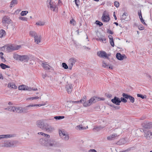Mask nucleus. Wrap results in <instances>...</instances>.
Instances as JSON below:
<instances>
[{
    "label": "nucleus",
    "mask_w": 152,
    "mask_h": 152,
    "mask_svg": "<svg viewBox=\"0 0 152 152\" xmlns=\"http://www.w3.org/2000/svg\"><path fill=\"white\" fill-rule=\"evenodd\" d=\"M54 130V128L51 126L49 125L45 130L48 132H51Z\"/></svg>",
    "instance_id": "25"
},
{
    "label": "nucleus",
    "mask_w": 152,
    "mask_h": 152,
    "mask_svg": "<svg viewBox=\"0 0 152 152\" xmlns=\"http://www.w3.org/2000/svg\"><path fill=\"white\" fill-rule=\"evenodd\" d=\"M64 118V116H56L54 117V118L56 120H59L61 119H63Z\"/></svg>",
    "instance_id": "38"
},
{
    "label": "nucleus",
    "mask_w": 152,
    "mask_h": 152,
    "mask_svg": "<svg viewBox=\"0 0 152 152\" xmlns=\"http://www.w3.org/2000/svg\"><path fill=\"white\" fill-rule=\"evenodd\" d=\"M1 60L3 62H5V61H6V60H5V58H4V57L3 56H1Z\"/></svg>",
    "instance_id": "64"
},
{
    "label": "nucleus",
    "mask_w": 152,
    "mask_h": 152,
    "mask_svg": "<svg viewBox=\"0 0 152 152\" xmlns=\"http://www.w3.org/2000/svg\"><path fill=\"white\" fill-rule=\"evenodd\" d=\"M15 143L14 141H5L4 142L3 146L4 147H10L14 145Z\"/></svg>",
    "instance_id": "11"
},
{
    "label": "nucleus",
    "mask_w": 152,
    "mask_h": 152,
    "mask_svg": "<svg viewBox=\"0 0 152 152\" xmlns=\"http://www.w3.org/2000/svg\"><path fill=\"white\" fill-rule=\"evenodd\" d=\"M125 143V141L124 139H120L117 142V144L118 145L124 144Z\"/></svg>",
    "instance_id": "29"
},
{
    "label": "nucleus",
    "mask_w": 152,
    "mask_h": 152,
    "mask_svg": "<svg viewBox=\"0 0 152 152\" xmlns=\"http://www.w3.org/2000/svg\"><path fill=\"white\" fill-rule=\"evenodd\" d=\"M59 135L61 138L64 140H67L69 138V136L67 134H66L64 131L60 130L59 131Z\"/></svg>",
    "instance_id": "5"
},
{
    "label": "nucleus",
    "mask_w": 152,
    "mask_h": 152,
    "mask_svg": "<svg viewBox=\"0 0 152 152\" xmlns=\"http://www.w3.org/2000/svg\"><path fill=\"white\" fill-rule=\"evenodd\" d=\"M89 152H97L94 149H90L88 151Z\"/></svg>",
    "instance_id": "61"
},
{
    "label": "nucleus",
    "mask_w": 152,
    "mask_h": 152,
    "mask_svg": "<svg viewBox=\"0 0 152 152\" xmlns=\"http://www.w3.org/2000/svg\"><path fill=\"white\" fill-rule=\"evenodd\" d=\"M29 35L31 36L34 38L35 37L37 36V34L36 33L35 31H30V32Z\"/></svg>",
    "instance_id": "31"
},
{
    "label": "nucleus",
    "mask_w": 152,
    "mask_h": 152,
    "mask_svg": "<svg viewBox=\"0 0 152 152\" xmlns=\"http://www.w3.org/2000/svg\"><path fill=\"white\" fill-rule=\"evenodd\" d=\"M107 32L108 33H109L110 34H113V32L111 30H109V29H107Z\"/></svg>",
    "instance_id": "60"
},
{
    "label": "nucleus",
    "mask_w": 152,
    "mask_h": 152,
    "mask_svg": "<svg viewBox=\"0 0 152 152\" xmlns=\"http://www.w3.org/2000/svg\"><path fill=\"white\" fill-rule=\"evenodd\" d=\"M119 135L117 134L114 133L108 136L107 137V139L108 140H113L116 139Z\"/></svg>",
    "instance_id": "13"
},
{
    "label": "nucleus",
    "mask_w": 152,
    "mask_h": 152,
    "mask_svg": "<svg viewBox=\"0 0 152 152\" xmlns=\"http://www.w3.org/2000/svg\"><path fill=\"white\" fill-rule=\"evenodd\" d=\"M137 96L138 97H140L142 99H145L146 98V96L145 95H143L141 94H137Z\"/></svg>",
    "instance_id": "45"
},
{
    "label": "nucleus",
    "mask_w": 152,
    "mask_h": 152,
    "mask_svg": "<svg viewBox=\"0 0 152 152\" xmlns=\"http://www.w3.org/2000/svg\"><path fill=\"white\" fill-rule=\"evenodd\" d=\"M86 96H84L79 101L80 103L83 104V106L85 107V104L87 103L86 101Z\"/></svg>",
    "instance_id": "19"
},
{
    "label": "nucleus",
    "mask_w": 152,
    "mask_h": 152,
    "mask_svg": "<svg viewBox=\"0 0 152 152\" xmlns=\"http://www.w3.org/2000/svg\"><path fill=\"white\" fill-rule=\"evenodd\" d=\"M110 106H111V107H112L113 108H114L115 109H116V110L119 109L120 108V106H115V105H114V104H110Z\"/></svg>",
    "instance_id": "43"
},
{
    "label": "nucleus",
    "mask_w": 152,
    "mask_h": 152,
    "mask_svg": "<svg viewBox=\"0 0 152 152\" xmlns=\"http://www.w3.org/2000/svg\"><path fill=\"white\" fill-rule=\"evenodd\" d=\"M107 12L106 11L104 12L102 18V20L105 22H108L110 20V17L108 14L106 15Z\"/></svg>",
    "instance_id": "9"
},
{
    "label": "nucleus",
    "mask_w": 152,
    "mask_h": 152,
    "mask_svg": "<svg viewBox=\"0 0 152 152\" xmlns=\"http://www.w3.org/2000/svg\"><path fill=\"white\" fill-rule=\"evenodd\" d=\"M114 5L116 7H118L119 6V4L118 2L117 1H115L114 2Z\"/></svg>",
    "instance_id": "54"
},
{
    "label": "nucleus",
    "mask_w": 152,
    "mask_h": 152,
    "mask_svg": "<svg viewBox=\"0 0 152 152\" xmlns=\"http://www.w3.org/2000/svg\"><path fill=\"white\" fill-rule=\"evenodd\" d=\"M7 45H4V46L0 48V51H4L6 52V50Z\"/></svg>",
    "instance_id": "42"
},
{
    "label": "nucleus",
    "mask_w": 152,
    "mask_h": 152,
    "mask_svg": "<svg viewBox=\"0 0 152 152\" xmlns=\"http://www.w3.org/2000/svg\"><path fill=\"white\" fill-rule=\"evenodd\" d=\"M108 64H106L104 61H102V66L103 67L105 68L106 69L108 68Z\"/></svg>",
    "instance_id": "39"
},
{
    "label": "nucleus",
    "mask_w": 152,
    "mask_h": 152,
    "mask_svg": "<svg viewBox=\"0 0 152 152\" xmlns=\"http://www.w3.org/2000/svg\"><path fill=\"white\" fill-rule=\"evenodd\" d=\"M28 11H22L21 12L20 15L22 16L25 15L28 13Z\"/></svg>",
    "instance_id": "47"
},
{
    "label": "nucleus",
    "mask_w": 152,
    "mask_h": 152,
    "mask_svg": "<svg viewBox=\"0 0 152 152\" xmlns=\"http://www.w3.org/2000/svg\"><path fill=\"white\" fill-rule=\"evenodd\" d=\"M16 134H6L3 135L4 138H10L12 137H15Z\"/></svg>",
    "instance_id": "28"
},
{
    "label": "nucleus",
    "mask_w": 152,
    "mask_h": 152,
    "mask_svg": "<svg viewBox=\"0 0 152 152\" xmlns=\"http://www.w3.org/2000/svg\"><path fill=\"white\" fill-rule=\"evenodd\" d=\"M5 31L3 29H1L0 31V37L1 38L3 37L5 35Z\"/></svg>",
    "instance_id": "35"
},
{
    "label": "nucleus",
    "mask_w": 152,
    "mask_h": 152,
    "mask_svg": "<svg viewBox=\"0 0 152 152\" xmlns=\"http://www.w3.org/2000/svg\"><path fill=\"white\" fill-rule=\"evenodd\" d=\"M70 23L72 24L73 26H75V20L73 18L71 19L70 20Z\"/></svg>",
    "instance_id": "50"
},
{
    "label": "nucleus",
    "mask_w": 152,
    "mask_h": 152,
    "mask_svg": "<svg viewBox=\"0 0 152 152\" xmlns=\"http://www.w3.org/2000/svg\"><path fill=\"white\" fill-rule=\"evenodd\" d=\"M14 112L17 113H22V107H15Z\"/></svg>",
    "instance_id": "23"
},
{
    "label": "nucleus",
    "mask_w": 152,
    "mask_h": 152,
    "mask_svg": "<svg viewBox=\"0 0 152 152\" xmlns=\"http://www.w3.org/2000/svg\"><path fill=\"white\" fill-rule=\"evenodd\" d=\"M138 15H139V18H140L141 17H142L141 11L140 10L138 11Z\"/></svg>",
    "instance_id": "57"
},
{
    "label": "nucleus",
    "mask_w": 152,
    "mask_h": 152,
    "mask_svg": "<svg viewBox=\"0 0 152 152\" xmlns=\"http://www.w3.org/2000/svg\"><path fill=\"white\" fill-rule=\"evenodd\" d=\"M21 45H7L6 52H12L13 50H18L21 48Z\"/></svg>",
    "instance_id": "2"
},
{
    "label": "nucleus",
    "mask_w": 152,
    "mask_h": 152,
    "mask_svg": "<svg viewBox=\"0 0 152 152\" xmlns=\"http://www.w3.org/2000/svg\"><path fill=\"white\" fill-rule=\"evenodd\" d=\"M56 6H50V9L53 11H54L55 10V9L56 8Z\"/></svg>",
    "instance_id": "55"
},
{
    "label": "nucleus",
    "mask_w": 152,
    "mask_h": 152,
    "mask_svg": "<svg viewBox=\"0 0 152 152\" xmlns=\"http://www.w3.org/2000/svg\"><path fill=\"white\" fill-rule=\"evenodd\" d=\"M97 55L100 58H105L109 60V58L107 56V53L104 51H98L97 53Z\"/></svg>",
    "instance_id": "6"
},
{
    "label": "nucleus",
    "mask_w": 152,
    "mask_h": 152,
    "mask_svg": "<svg viewBox=\"0 0 152 152\" xmlns=\"http://www.w3.org/2000/svg\"><path fill=\"white\" fill-rule=\"evenodd\" d=\"M143 132H144V136L148 140L150 139V137H152V132L149 130H145L144 129H142Z\"/></svg>",
    "instance_id": "10"
},
{
    "label": "nucleus",
    "mask_w": 152,
    "mask_h": 152,
    "mask_svg": "<svg viewBox=\"0 0 152 152\" xmlns=\"http://www.w3.org/2000/svg\"><path fill=\"white\" fill-rule=\"evenodd\" d=\"M146 77L149 80H151V76L148 74H146Z\"/></svg>",
    "instance_id": "56"
},
{
    "label": "nucleus",
    "mask_w": 152,
    "mask_h": 152,
    "mask_svg": "<svg viewBox=\"0 0 152 152\" xmlns=\"http://www.w3.org/2000/svg\"><path fill=\"white\" fill-rule=\"evenodd\" d=\"M14 108H15V106H9L8 107V110L10 111L14 112Z\"/></svg>",
    "instance_id": "44"
},
{
    "label": "nucleus",
    "mask_w": 152,
    "mask_h": 152,
    "mask_svg": "<svg viewBox=\"0 0 152 152\" xmlns=\"http://www.w3.org/2000/svg\"><path fill=\"white\" fill-rule=\"evenodd\" d=\"M0 66L1 68L3 69H5L6 68H10V66L7 65L3 63H1L0 64Z\"/></svg>",
    "instance_id": "26"
},
{
    "label": "nucleus",
    "mask_w": 152,
    "mask_h": 152,
    "mask_svg": "<svg viewBox=\"0 0 152 152\" xmlns=\"http://www.w3.org/2000/svg\"><path fill=\"white\" fill-rule=\"evenodd\" d=\"M109 42L111 45L112 47H113L114 45V43L113 39H112L109 40Z\"/></svg>",
    "instance_id": "51"
},
{
    "label": "nucleus",
    "mask_w": 152,
    "mask_h": 152,
    "mask_svg": "<svg viewBox=\"0 0 152 152\" xmlns=\"http://www.w3.org/2000/svg\"><path fill=\"white\" fill-rule=\"evenodd\" d=\"M93 103H95L94 99L93 97H91L88 101L87 102V103L85 104V107L91 105Z\"/></svg>",
    "instance_id": "18"
},
{
    "label": "nucleus",
    "mask_w": 152,
    "mask_h": 152,
    "mask_svg": "<svg viewBox=\"0 0 152 152\" xmlns=\"http://www.w3.org/2000/svg\"><path fill=\"white\" fill-rule=\"evenodd\" d=\"M26 90H28L29 91H31L32 90V88H31L28 87L27 86H26Z\"/></svg>",
    "instance_id": "62"
},
{
    "label": "nucleus",
    "mask_w": 152,
    "mask_h": 152,
    "mask_svg": "<svg viewBox=\"0 0 152 152\" xmlns=\"http://www.w3.org/2000/svg\"><path fill=\"white\" fill-rule=\"evenodd\" d=\"M106 38H105L104 37L103 38H102V42H104V43H106Z\"/></svg>",
    "instance_id": "63"
},
{
    "label": "nucleus",
    "mask_w": 152,
    "mask_h": 152,
    "mask_svg": "<svg viewBox=\"0 0 152 152\" xmlns=\"http://www.w3.org/2000/svg\"><path fill=\"white\" fill-rule=\"evenodd\" d=\"M75 1L76 5L78 7L79 6V5L78 4V3L80 2L79 0H75Z\"/></svg>",
    "instance_id": "59"
},
{
    "label": "nucleus",
    "mask_w": 152,
    "mask_h": 152,
    "mask_svg": "<svg viewBox=\"0 0 152 152\" xmlns=\"http://www.w3.org/2000/svg\"><path fill=\"white\" fill-rule=\"evenodd\" d=\"M18 3L17 0H12L10 2V6L11 7L13 6L14 4H16Z\"/></svg>",
    "instance_id": "34"
},
{
    "label": "nucleus",
    "mask_w": 152,
    "mask_h": 152,
    "mask_svg": "<svg viewBox=\"0 0 152 152\" xmlns=\"http://www.w3.org/2000/svg\"><path fill=\"white\" fill-rule=\"evenodd\" d=\"M20 61L24 62H27L29 59V57L28 55H24L21 56Z\"/></svg>",
    "instance_id": "14"
},
{
    "label": "nucleus",
    "mask_w": 152,
    "mask_h": 152,
    "mask_svg": "<svg viewBox=\"0 0 152 152\" xmlns=\"http://www.w3.org/2000/svg\"><path fill=\"white\" fill-rule=\"evenodd\" d=\"M76 129H78L80 130L86 129V128L82 127V125H79L76 126Z\"/></svg>",
    "instance_id": "46"
},
{
    "label": "nucleus",
    "mask_w": 152,
    "mask_h": 152,
    "mask_svg": "<svg viewBox=\"0 0 152 152\" xmlns=\"http://www.w3.org/2000/svg\"><path fill=\"white\" fill-rule=\"evenodd\" d=\"M21 55H20L17 54H14L13 58L16 60H19Z\"/></svg>",
    "instance_id": "27"
},
{
    "label": "nucleus",
    "mask_w": 152,
    "mask_h": 152,
    "mask_svg": "<svg viewBox=\"0 0 152 152\" xmlns=\"http://www.w3.org/2000/svg\"><path fill=\"white\" fill-rule=\"evenodd\" d=\"M66 89L68 94H70L72 91V88L71 84H68L66 86Z\"/></svg>",
    "instance_id": "17"
},
{
    "label": "nucleus",
    "mask_w": 152,
    "mask_h": 152,
    "mask_svg": "<svg viewBox=\"0 0 152 152\" xmlns=\"http://www.w3.org/2000/svg\"><path fill=\"white\" fill-rule=\"evenodd\" d=\"M49 126V125L47 123L45 124L44 123V126H43V127H42V129L45 130L46 129V128H48V126Z\"/></svg>",
    "instance_id": "48"
},
{
    "label": "nucleus",
    "mask_w": 152,
    "mask_h": 152,
    "mask_svg": "<svg viewBox=\"0 0 152 152\" xmlns=\"http://www.w3.org/2000/svg\"><path fill=\"white\" fill-rule=\"evenodd\" d=\"M103 128L104 127H103L101 126H99L95 127L93 129L96 130L97 131H98L103 129Z\"/></svg>",
    "instance_id": "37"
},
{
    "label": "nucleus",
    "mask_w": 152,
    "mask_h": 152,
    "mask_svg": "<svg viewBox=\"0 0 152 152\" xmlns=\"http://www.w3.org/2000/svg\"><path fill=\"white\" fill-rule=\"evenodd\" d=\"M42 66L43 68L46 70H49L51 68H52L50 66L47 64L42 63Z\"/></svg>",
    "instance_id": "21"
},
{
    "label": "nucleus",
    "mask_w": 152,
    "mask_h": 152,
    "mask_svg": "<svg viewBox=\"0 0 152 152\" xmlns=\"http://www.w3.org/2000/svg\"><path fill=\"white\" fill-rule=\"evenodd\" d=\"M44 25V23L40 21H38V22H37L36 23V25L40 26H43Z\"/></svg>",
    "instance_id": "40"
},
{
    "label": "nucleus",
    "mask_w": 152,
    "mask_h": 152,
    "mask_svg": "<svg viewBox=\"0 0 152 152\" xmlns=\"http://www.w3.org/2000/svg\"><path fill=\"white\" fill-rule=\"evenodd\" d=\"M11 20L9 17L5 16L2 18V22L3 26H6L7 27L8 25L11 23Z\"/></svg>",
    "instance_id": "4"
},
{
    "label": "nucleus",
    "mask_w": 152,
    "mask_h": 152,
    "mask_svg": "<svg viewBox=\"0 0 152 152\" xmlns=\"http://www.w3.org/2000/svg\"><path fill=\"white\" fill-rule=\"evenodd\" d=\"M39 141L42 145L46 147L49 150H52L53 148L60 146L59 143L52 139H40Z\"/></svg>",
    "instance_id": "1"
},
{
    "label": "nucleus",
    "mask_w": 152,
    "mask_h": 152,
    "mask_svg": "<svg viewBox=\"0 0 152 152\" xmlns=\"http://www.w3.org/2000/svg\"><path fill=\"white\" fill-rule=\"evenodd\" d=\"M62 66V67L65 69H67L68 68V66L65 63H63Z\"/></svg>",
    "instance_id": "49"
},
{
    "label": "nucleus",
    "mask_w": 152,
    "mask_h": 152,
    "mask_svg": "<svg viewBox=\"0 0 152 152\" xmlns=\"http://www.w3.org/2000/svg\"><path fill=\"white\" fill-rule=\"evenodd\" d=\"M138 28L139 30H143L144 29V27L142 26H139L138 27Z\"/></svg>",
    "instance_id": "58"
},
{
    "label": "nucleus",
    "mask_w": 152,
    "mask_h": 152,
    "mask_svg": "<svg viewBox=\"0 0 152 152\" xmlns=\"http://www.w3.org/2000/svg\"><path fill=\"white\" fill-rule=\"evenodd\" d=\"M128 16V14L126 12H124L122 15V17L121 18V20H126V17Z\"/></svg>",
    "instance_id": "30"
},
{
    "label": "nucleus",
    "mask_w": 152,
    "mask_h": 152,
    "mask_svg": "<svg viewBox=\"0 0 152 152\" xmlns=\"http://www.w3.org/2000/svg\"><path fill=\"white\" fill-rule=\"evenodd\" d=\"M122 96L123 97L127 99H129L130 101L132 103H133L134 102V98L132 96L125 93H123L122 94Z\"/></svg>",
    "instance_id": "12"
},
{
    "label": "nucleus",
    "mask_w": 152,
    "mask_h": 152,
    "mask_svg": "<svg viewBox=\"0 0 152 152\" xmlns=\"http://www.w3.org/2000/svg\"><path fill=\"white\" fill-rule=\"evenodd\" d=\"M26 86L24 85H22L19 86L18 89L19 90H26Z\"/></svg>",
    "instance_id": "32"
},
{
    "label": "nucleus",
    "mask_w": 152,
    "mask_h": 152,
    "mask_svg": "<svg viewBox=\"0 0 152 152\" xmlns=\"http://www.w3.org/2000/svg\"><path fill=\"white\" fill-rule=\"evenodd\" d=\"M19 19L20 20H22L23 21H27V18L25 17H19Z\"/></svg>",
    "instance_id": "53"
},
{
    "label": "nucleus",
    "mask_w": 152,
    "mask_h": 152,
    "mask_svg": "<svg viewBox=\"0 0 152 152\" xmlns=\"http://www.w3.org/2000/svg\"><path fill=\"white\" fill-rule=\"evenodd\" d=\"M47 2L49 3V5L47 6L48 7H49V6H54V4L55 3L54 2L51 1V0H47Z\"/></svg>",
    "instance_id": "36"
},
{
    "label": "nucleus",
    "mask_w": 152,
    "mask_h": 152,
    "mask_svg": "<svg viewBox=\"0 0 152 152\" xmlns=\"http://www.w3.org/2000/svg\"><path fill=\"white\" fill-rule=\"evenodd\" d=\"M96 23L97 25H98L99 26H102L103 25L102 23L97 20L96 21Z\"/></svg>",
    "instance_id": "52"
},
{
    "label": "nucleus",
    "mask_w": 152,
    "mask_h": 152,
    "mask_svg": "<svg viewBox=\"0 0 152 152\" xmlns=\"http://www.w3.org/2000/svg\"><path fill=\"white\" fill-rule=\"evenodd\" d=\"M116 58L119 60H122L124 58H126V57L124 54L121 55L120 53H117L116 55Z\"/></svg>",
    "instance_id": "16"
},
{
    "label": "nucleus",
    "mask_w": 152,
    "mask_h": 152,
    "mask_svg": "<svg viewBox=\"0 0 152 152\" xmlns=\"http://www.w3.org/2000/svg\"><path fill=\"white\" fill-rule=\"evenodd\" d=\"M8 87L14 89H16L17 88V86L15 84L10 83H8Z\"/></svg>",
    "instance_id": "24"
},
{
    "label": "nucleus",
    "mask_w": 152,
    "mask_h": 152,
    "mask_svg": "<svg viewBox=\"0 0 152 152\" xmlns=\"http://www.w3.org/2000/svg\"><path fill=\"white\" fill-rule=\"evenodd\" d=\"M124 97H121L120 99V103L122 102L124 103H126L127 102V100Z\"/></svg>",
    "instance_id": "41"
},
{
    "label": "nucleus",
    "mask_w": 152,
    "mask_h": 152,
    "mask_svg": "<svg viewBox=\"0 0 152 152\" xmlns=\"http://www.w3.org/2000/svg\"><path fill=\"white\" fill-rule=\"evenodd\" d=\"M93 98L94 99V102L95 103L96 102H97L99 101H104L105 100V99L104 98H100L97 97L96 96H93Z\"/></svg>",
    "instance_id": "22"
},
{
    "label": "nucleus",
    "mask_w": 152,
    "mask_h": 152,
    "mask_svg": "<svg viewBox=\"0 0 152 152\" xmlns=\"http://www.w3.org/2000/svg\"><path fill=\"white\" fill-rule=\"evenodd\" d=\"M34 38V42H36L37 44H38L40 42V37H38L37 35Z\"/></svg>",
    "instance_id": "33"
},
{
    "label": "nucleus",
    "mask_w": 152,
    "mask_h": 152,
    "mask_svg": "<svg viewBox=\"0 0 152 152\" xmlns=\"http://www.w3.org/2000/svg\"><path fill=\"white\" fill-rule=\"evenodd\" d=\"M142 126L143 128L142 129H144L145 130H148L152 128V123L151 122H146L142 124Z\"/></svg>",
    "instance_id": "8"
},
{
    "label": "nucleus",
    "mask_w": 152,
    "mask_h": 152,
    "mask_svg": "<svg viewBox=\"0 0 152 152\" xmlns=\"http://www.w3.org/2000/svg\"><path fill=\"white\" fill-rule=\"evenodd\" d=\"M111 102L116 105H119L120 104V99L117 96H115L114 98L111 100Z\"/></svg>",
    "instance_id": "15"
},
{
    "label": "nucleus",
    "mask_w": 152,
    "mask_h": 152,
    "mask_svg": "<svg viewBox=\"0 0 152 152\" xmlns=\"http://www.w3.org/2000/svg\"><path fill=\"white\" fill-rule=\"evenodd\" d=\"M44 105L43 104H32L31 105H29L27 106L24 107H22V113H26L28 112V110H29V108L31 107H40L43 105Z\"/></svg>",
    "instance_id": "3"
},
{
    "label": "nucleus",
    "mask_w": 152,
    "mask_h": 152,
    "mask_svg": "<svg viewBox=\"0 0 152 152\" xmlns=\"http://www.w3.org/2000/svg\"><path fill=\"white\" fill-rule=\"evenodd\" d=\"M44 123L41 120H38L37 122V125L38 127L42 129L44 126Z\"/></svg>",
    "instance_id": "20"
},
{
    "label": "nucleus",
    "mask_w": 152,
    "mask_h": 152,
    "mask_svg": "<svg viewBox=\"0 0 152 152\" xmlns=\"http://www.w3.org/2000/svg\"><path fill=\"white\" fill-rule=\"evenodd\" d=\"M76 62V59L74 58H72L69 59L68 61V66L69 69H72L73 66Z\"/></svg>",
    "instance_id": "7"
}]
</instances>
